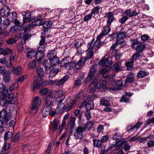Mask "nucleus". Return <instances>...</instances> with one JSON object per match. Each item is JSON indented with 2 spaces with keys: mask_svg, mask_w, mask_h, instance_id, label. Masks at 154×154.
Here are the masks:
<instances>
[{
  "mask_svg": "<svg viewBox=\"0 0 154 154\" xmlns=\"http://www.w3.org/2000/svg\"><path fill=\"white\" fill-rule=\"evenodd\" d=\"M49 61L50 64L48 63V60H45L44 59H43L42 61V63H40L43 64V66L45 68L46 71L47 70L48 67L49 66H56L55 65L56 64H58L60 63L59 59L57 56L49 60Z\"/></svg>",
  "mask_w": 154,
  "mask_h": 154,
  "instance_id": "nucleus-3",
  "label": "nucleus"
},
{
  "mask_svg": "<svg viewBox=\"0 0 154 154\" xmlns=\"http://www.w3.org/2000/svg\"><path fill=\"white\" fill-rule=\"evenodd\" d=\"M134 61L131 60V61L127 62L125 63V66L127 67V69L128 70H131L133 68Z\"/></svg>",
  "mask_w": 154,
  "mask_h": 154,
  "instance_id": "nucleus-44",
  "label": "nucleus"
},
{
  "mask_svg": "<svg viewBox=\"0 0 154 154\" xmlns=\"http://www.w3.org/2000/svg\"><path fill=\"white\" fill-rule=\"evenodd\" d=\"M46 47L41 45H39L38 48V52H37L38 53V57L40 56L38 59V61L39 63H42V58L44 56L43 52L45 50Z\"/></svg>",
  "mask_w": 154,
  "mask_h": 154,
  "instance_id": "nucleus-8",
  "label": "nucleus"
},
{
  "mask_svg": "<svg viewBox=\"0 0 154 154\" xmlns=\"http://www.w3.org/2000/svg\"><path fill=\"white\" fill-rule=\"evenodd\" d=\"M120 63H119V62H116L114 64L112 69L116 72H118L120 69Z\"/></svg>",
  "mask_w": 154,
  "mask_h": 154,
  "instance_id": "nucleus-45",
  "label": "nucleus"
},
{
  "mask_svg": "<svg viewBox=\"0 0 154 154\" xmlns=\"http://www.w3.org/2000/svg\"><path fill=\"white\" fill-rule=\"evenodd\" d=\"M100 40L97 39V38L96 41L94 42L95 50H97L101 45V43Z\"/></svg>",
  "mask_w": 154,
  "mask_h": 154,
  "instance_id": "nucleus-50",
  "label": "nucleus"
},
{
  "mask_svg": "<svg viewBox=\"0 0 154 154\" xmlns=\"http://www.w3.org/2000/svg\"><path fill=\"white\" fill-rule=\"evenodd\" d=\"M94 43V40H92L91 42L87 45V48L88 50H93L92 49L94 48L95 49Z\"/></svg>",
  "mask_w": 154,
  "mask_h": 154,
  "instance_id": "nucleus-49",
  "label": "nucleus"
},
{
  "mask_svg": "<svg viewBox=\"0 0 154 154\" xmlns=\"http://www.w3.org/2000/svg\"><path fill=\"white\" fill-rule=\"evenodd\" d=\"M125 140L124 139H121L116 142L115 149L116 150L122 149L123 145L125 143Z\"/></svg>",
  "mask_w": 154,
  "mask_h": 154,
  "instance_id": "nucleus-15",
  "label": "nucleus"
},
{
  "mask_svg": "<svg viewBox=\"0 0 154 154\" xmlns=\"http://www.w3.org/2000/svg\"><path fill=\"white\" fill-rule=\"evenodd\" d=\"M20 134L18 133L14 135L13 137H12V141L15 142L18 141L20 137Z\"/></svg>",
  "mask_w": 154,
  "mask_h": 154,
  "instance_id": "nucleus-57",
  "label": "nucleus"
},
{
  "mask_svg": "<svg viewBox=\"0 0 154 154\" xmlns=\"http://www.w3.org/2000/svg\"><path fill=\"white\" fill-rule=\"evenodd\" d=\"M36 65V61L34 60L30 62L28 65V67L30 69H33L35 68Z\"/></svg>",
  "mask_w": 154,
  "mask_h": 154,
  "instance_id": "nucleus-46",
  "label": "nucleus"
},
{
  "mask_svg": "<svg viewBox=\"0 0 154 154\" xmlns=\"http://www.w3.org/2000/svg\"><path fill=\"white\" fill-rule=\"evenodd\" d=\"M108 55L106 54L104 57L100 60L99 63L100 65L103 66H108L112 63L111 60H109Z\"/></svg>",
  "mask_w": 154,
  "mask_h": 154,
  "instance_id": "nucleus-9",
  "label": "nucleus"
},
{
  "mask_svg": "<svg viewBox=\"0 0 154 154\" xmlns=\"http://www.w3.org/2000/svg\"><path fill=\"white\" fill-rule=\"evenodd\" d=\"M47 97L50 99L56 97L54 102L56 104H60L65 98L63 92L61 91H53L48 94Z\"/></svg>",
  "mask_w": 154,
  "mask_h": 154,
  "instance_id": "nucleus-1",
  "label": "nucleus"
},
{
  "mask_svg": "<svg viewBox=\"0 0 154 154\" xmlns=\"http://www.w3.org/2000/svg\"><path fill=\"white\" fill-rule=\"evenodd\" d=\"M68 58L63 59L61 62V65L62 66L64 67L65 69L67 70L72 69H77L79 67H77L76 63L75 62H69Z\"/></svg>",
  "mask_w": 154,
  "mask_h": 154,
  "instance_id": "nucleus-4",
  "label": "nucleus"
},
{
  "mask_svg": "<svg viewBox=\"0 0 154 154\" xmlns=\"http://www.w3.org/2000/svg\"><path fill=\"white\" fill-rule=\"evenodd\" d=\"M51 109H52V107H49L48 108L46 106H45L42 111L43 116L44 117H45L47 115H49L50 110Z\"/></svg>",
  "mask_w": 154,
  "mask_h": 154,
  "instance_id": "nucleus-36",
  "label": "nucleus"
},
{
  "mask_svg": "<svg viewBox=\"0 0 154 154\" xmlns=\"http://www.w3.org/2000/svg\"><path fill=\"white\" fill-rule=\"evenodd\" d=\"M94 125V123L92 121H88L85 125V129L86 128L88 130H90L93 127Z\"/></svg>",
  "mask_w": 154,
  "mask_h": 154,
  "instance_id": "nucleus-37",
  "label": "nucleus"
},
{
  "mask_svg": "<svg viewBox=\"0 0 154 154\" xmlns=\"http://www.w3.org/2000/svg\"><path fill=\"white\" fill-rule=\"evenodd\" d=\"M93 145L94 147H97L99 149H100L101 150L103 149V148L102 147L103 144L101 140L96 139H93Z\"/></svg>",
  "mask_w": 154,
  "mask_h": 154,
  "instance_id": "nucleus-17",
  "label": "nucleus"
},
{
  "mask_svg": "<svg viewBox=\"0 0 154 154\" xmlns=\"http://www.w3.org/2000/svg\"><path fill=\"white\" fill-rule=\"evenodd\" d=\"M12 71L15 75H20L22 74L23 70L20 66H17L14 68L12 69Z\"/></svg>",
  "mask_w": 154,
  "mask_h": 154,
  "instance_id": "nucleus-22",
  "label": "nucleus"
},
{
  "mask_svg": "<svg viewBox=\"0 0 154 154\" xmlns=\"http://www.w3.org/2000/svg\"><path fill=\"white\" fill-rule=\"evenodd\" d=\"M75 117H73L70 118L68 123V127L71 130H72L74 126L75 125Z\"/></svg>",
  "mask_w": 154,
  "mask_h": 154,
  "instance_id": "nucleus-23",
  "label": "nucleus"
},
{
  "mask_svg": "<svg viewBox=\"0 0 154 154\" xmlns=\"http://www.w3.org/2000/svg\"><path fill=\"white\" fill-rule=\"evenodd\" d=\"M134 79V75L133 73H131L127 75L125 83H127L132 82Z\"/></svg>",
  "mask_w": 154,
  "mask_h": 154,
  "instance_id": "nucleus-29",
  "label": "nucleus"
},
{
  "mask_svg": "<svg viewBox=\"0 0 154 154\" xmlns=\"http://www.w3.org/2000/svg\"><path fill=\"white\" fill-rule=\"evenodd\" d=\"M36 72L40 77L43 76L45 74L44 72L42 67H39L36 69Z\"/></svg>",
  "mask_w": 154,
  "mask_h": 154,
  "instance_id": "nucleus-41",
  "label": "nucleus"
},
{
  "mask_svg": "<svg viewBox=\"0 0 154 154\" xmlns=\"http://www.w3.org/2000/svg\"><path fill=\"white\" fill-rule=\"evenodd\" d=\"M86 104V108L87 110H89L92 109L94 107L93 102L91 100H87Z\"/></svg>",
  "mask_w": 154,
  "mask_h": 154,
  "instance_id": "nucleus-32",
  "label": "nucleus"
},
{
  "mask_svg": "<svg viewBox=\"0 0 154 154\" xmlns=\"http://www.w3.org/2000/svg\"><path fill=\"white\" fill-rule=\"evenodd\" d=\"M113 53H114V54L112 56V58H115V60H119L120 59L121 54L119 51L117 50H114L113 51Z\"/></svg>",
  "mask_w": 154,
  "mask_h": 154,
  "instance_id": "nucleus-40",
  "label": "nucleus"
},
{
  "mask_svg": "<svg viewBox=\"0 0 154 154\" xmlns=\"http://www.w3.org/2000/svg\"><path fill=\"white\" fill-rule=\"evenodd\" d=\"M141 17L143 19V20L146 21H152L153 20V18L152 17L148 16L144 14H142Z\"/></svg>",
  "mask_w": 154,
  "mask_h": 154,
  "instance_id": "nucleus-48",
  "label": "nucleus"
},
{
  "mask_svg": "<svg viewBox=\"0 0 154 154\" xmlns=\"http://www.w3.org/2000/svg\"><path fill=\"white\" fill-rule=\"evenodd\" d=\"M73 107V104L70 103L66 106V107L65 106H63V109H64V111L68 112Z\"/></svg>",
  "mask_w": 154,
  "mask_h": 154,
  "instance_id": "nucleus-56",
  "label": "nucleus"
},
{
  "mask_svg": "<svg viewBox=\"0 0 154 154\" xmlns=\"http://www.w3.org/2000/svg\"><path fill=\"white\" fill-rule=\"evenodd\" d=\"M97 69L94 68H92L91 69L90 72L89 73L88 76L87 78V80L93 79L96 75V72Z\"/></svg>",
  "mask_w": 154,
  "mask_h": 154,
  "instance_id": "nucleus-24",
  "label": "nucleus"
},
{
  "mask_svg": "<svg viewBox=\"0 0 154 154\" xmlns=\"http://www.w3.org/2000/svg\"><path fill=\"white\" fill-rule=\"evenodd\" d=\"M86 60L83 57L82 58L78 61L77 66H83Z\"/></svg>",
  "mask_w": 154,
  "mask_h": 154,
  "instance_id": "nucleus-60",
  "label": "nucleus"
},
{
  "mask_svg": "<svg viewBox=\"0 0 154 154\" xmlns=\"http://www.w3.org/2000/svg\"><path fill=\"white\" fill-rule=\"evenodd\" d=\"M97 82V79H95L90 84L89 86V92L90 93H93L95 92L96 90L95 87H96V84Z\"/></svg>",
  "mask_w": 154,
  "mask_h": 154,
  "instance_id": "nucleus-16",
  "label": "nucleus"
},
{
  "mask_svg": "<svg viewBox=\"0 0 154 154\" xmlns=\"http://www.w3.org/2000/svg\"><path fill=\"white\" fill-rule=\"evenodd\" d=\"M60 123V121L58 119L54 120L51 125L54 131H55L58 129V125Z\"/></svg>",
  "mask_w": 154,
  "mask_h": 154,
  "instance_id": "nucleus-27",
  "label": "nucleus"
},
{
  "mask_svg": "<svg viewBox=\"0 0 154 154\" xmlns=\"http://www.w3.org/2000/svg\"><path fill=\"white\" fill-rule=\"evenodd\" d=\"M8 93V89L0 92V100L5 99V98H7Z\"/></svg>",
  "mask_w": 154,
  "mask_h": 154,
  "instance_id": "nucleus-34",
  "label": "nucleus"
},
{
  "mask_svg": "<svg viewBox=\"0 0 154 154\" xmlns=\"http://www.w3.org/2000/svg\"><path fill=\"white\" fill-rule=\"evenodd\" d=\"M93 16L92 14L91 13L88 15H87L83 18V20L84 21H87L90 20Z\"/></svg>",
  "mask_w": 154,
  "mask_h": 154,
  "instance_id": "nucleus-63",
  "label": "nucleus"
},
{
  "mask_svg": "<svg viewBox=\"0 0 154 154\" xmlns=\"http://www.w3.org/2000/svg\"><path fill=\"white\" fill-rule=\"evenodd\" d=\"M138 13L136 12V11H133L131 12L130 9H128L126 10L124 12H123L122 14L123 15H126L128 17H132L136 16L138 15Z\"/></svg>",
  "mask_w": 154,
  "mask_h": 154,
  "instance_id": "nucleus-19",
  "label": "nucleus"
},
{
  "mask_svg": "<svg viewBox=\"0 0 154 154\" xmlns=\"http://www.w3.org/2000/svg\"><path fill=\"white\" fill-rule=\"evenodd\" d=\"M105 17L107 19V25L110 26L114 19L113 14L112 12L106 13Z\"/></svg>",
  "mask_w": 154,
  "mask_h": 154,
  "instance_id": "nucleus-12",
  "label": "nucleus"
},
{
  "mask_svg": "<svg viewBox=\"0 0 154 154\" xmlns=\"http://www.w3.org/2000/svg\"><path fill=\"white\" fill-rule=\"evenodd\" d=\"M125 36V34L124 33H117L116 38V42L119 44L121 43L123 41V39Z\"/></svg>",
  "mask_w": 154,
  "mask_h": 154,
  "instance_id": "nucleus-21",
  "label": "nucleus"
},
{
  "mask_svg": "<svg viewBox=\"0 0 154 154\" xmlns=\"http://www.w3.org/2000/svg\"><path fill=\"white\" fill-rule=\"evenodd\" d=\"M9 21L6 20V22H7V23H4V24L6 26H9L10 25L9 21H14L15 20H17V14L15 12H12L10 14L9 13L7 17Z\"/></svg>",
  "mask_w": 154,
  "mask_h": 154,
  "instance_id": "nucleus-11",
  "label": "nucleus"
},
{
  "mask_svg": "<svg viewBox=\"0 0 154 154\" xmlns=\"http://www.w3.org/2000/svg\"><path fill=\"white\" fill-rule=\"evenodd\" d=\"M75 116L79 119H81L82 115V112L79 109H76L74 112Z\"/></svg>",
  "mask_w": 154,
  "mask_h": 154,
  "instance_id": "nucleus-47",
  "label": "nucleus"
},
{
  "mask_svg": "<svg viewBox=\"0 0 154 154\" xmlns=\"http://www.w3.org/2000/svg\"><path fill=\"white\" fill-rule=\"evenodd\" d=\"M87 53V57L85 58V60H88L91 58L94 54V52L93 50H87L86 51Z\"/></svg>",
  "mask_w": 154,
  "mask_h": 154,
  "instance_id": "nucleus-42",
  "label": "nucleus"
},
{
  "mask_svg": "<svg viewBox=\"0 0 154 154\" xmlns=\"http://www.w3.org/2000/svg\"><path fill=\"white\" fill-rule=\"evenodd\" d=\"M11 117V113L7 112L5 109H3L0 112V118L3 119L5 122H8Z\"/></svg>",
  "mask_w": 154,
  "mask_h": 154,
  "instance_id": "nucleus-7",
  "label": "nucleus"
},
{
  "mask_svg": "<svg viewBox=\"0 0 154 154\" xmlns=\"http://www.w3.org/2000/svg\"><path fill=\"white\" fill-rule=\"evenodd\" d=\"M141 123L139 122H137L134 125V126L133 127H131L130 129H129L130 131H133V129L135 128L136 129H138L139 128L140 126L141 125Z\"/></svg>",
  "mask_w": 154,
  "mask_h": 154,
  "instance_id": "nucleus-62",
  "label": "nucleus"
},
{
  "mask_svg": "<svg viewBox=\"0 0 154 154\" xmlns=\"http://www.w3.org/2000/svg\"><path fill=\"white\" fill-rule=\"evenodd\" d=\"M110 26L106 25L104 27L100 34L97 36V39L101 40L103 36L107 35L111 30Z\"/></svg>",
  "mask_w": 154,
  "mask_h": 154,
  "instance_id": "nucleus-10",
  "label": "nucleus"
},
{
  "mask_svg": "<svg viewBox=\"0 0 154 154\" xmlns=\"http://www.w3.org/2000/svg\"><path fill=\"white\" fill-rule=\"evenodd\" d=\"M100 9V7L98 6H97L92 10L91 13L92 15L94 14V16L95 14H98Z\"/></svg>",
  "mask_w": 154,
  "mask_h": 154,
  "instance_id": "nucleus-51",
  "label": "nucleus"
},
{
  "mask_svg": "<svg viewBox=\"0 0 154 154\" xmlns=\"http://www.w3.org/2000/svg\"><path fill=\"white\" fill-rule=\"evenodd\" d=\"M100 72L103 77L106 79H107V78H109L110 77V75H109L108 70L106 68H102L101 69Z\"/></svg>",
  "mask_w": 154,
  "mask_h": 154,
  "instance_id": "nucleus-28",
  "label": "nucleus"
},
{
  "mask_svg": "<svg viewBox=\"0 0 154 154\" xmlns=\"http://www.w3.org/2000/svg\"><path fill=\"white\" fill-rule=\"evenodd\" d=\"M17 97V93H8L7 98L11 99L15 98Z\"/></svg>",
  "mask_w": 154,
  "mask_h": 154,
  "instance_id": "nucleus-53",
  "label": "nucleus"
},
{
  "mask_svg": "<svg viewBox=\"0 0 154 154\" xmlns=\"http://www.w3.org/2000/svg\"><path fill=\"white\" fill-rule=\"evenodd\" d=\"M85 131V128L82 126L77 127L74 133V136L76 140H81L83 138V133Z\"/></svg>",
  "mask_w": 154,
  "mask_h": 154,
  "instance_id": "nucleus-5",
  "label": "nucleus"
},
{
  "mask_svg": "<svg viewBox=\"0 0 154 154\" xmlns=\"http://www.w3.org/2000/svg\"><path fill=\"white\" fill-rule=\"evenodd\" d=\"M18 85L17 83H15L11 85L9 88V91H12L14 89H16L18 87Z\"/></svg>",
  "mask_w": 154,
  "mask_h": 154,
  "instance_id": "nucleus-58",
  "label": "nucleus"
},
{
  "mask_svg": "<svg viewBox=\"0 0 154 154\" xmlns=\"http://www.w3.org/2000/svg\"><path fill=\"white\" fill-rule=\"evenodd\" d=\"M59 105V104H58ZM64 110V109H63V108H61L59 107V105H58L57 107L55 109L56 113L57 114L62 113Z\"/></svg>",
  "mask_w": 154,
  "mask_h": 154,
  "instance_id": "nucleus-61",
  "label": "nucleus"
},
{
  "mask_svg": "<svg viewBox=\"0 0 154 154\" xmlns=\"http://www.w3.org/2000/svg\"><path fill=\"white\" fill-rule=\"evenodd\" d=\"M17 103V101L16 99L14 100H5L4 101V104L3 106L6 107L9 104H16Z\"/></svg>",
  "mask_w": 154,
  "mask_h": 154,
  "instance_id": "nucleus-26",
  "label": "nucleus"
},
{
  "mask_svg": "<svg viewBox=\"0 0 154 154\" xmlns=\"http://www.w3.org/2000/svg\"><path fill=\"white\" fill-rule=\"evenodd\" d=\"M46 104L45 106L48 107H52V105L53 103L54 100L49 98H48V97H46L45 99Z\"/></svg>",
  "mask_w": 154,
  "mask_h": 154,
  "instance_id": "nucleus-39",
  "label": "nucleus"
},
{
  "mask_svg": "<svg viewBox=\"0 0 154 154\" xmlns=\"http://www.w3.org/2000/svg\"><path fill=\"white\" fill-rule=\"evenodd\" d=\"M38 52L37 51H34L33 49H31V50L29 51L27 54L26 56L28 58H31L32 57H35L36 58L38 59V57H38Z\"/></svg>",
  "mask_w": 154,
  "mask_h": 154,
  "instance_id": "nucleus-18",
  "label": "nucleus"
},
{
  "mask_svg": "<svg viewBox=\"0 0 154 154\" xmlns=\"http://www.w3.org/2000/svg\"><path fill=\"white\" fill-rule=\"evenodd\" d=\"M10 11L9 8L7 6H4L0 10V16L2 17H8Z\"/></svg>",
  "mask_w": 154,
  "mask_h": 154,
  "instance_id": "nucleus-14",
  "label": "nucleus"
},
{
  "mask_svg": "<svg viewBox=\"0 0 154 154\" xmlns=\"http://www.w3.org/2000/svg\"><path fill=\"white\" fill-rule=\"evenodd\" d=\"M11 73L9 71H7L6 73L4 75V80L5 82H9L11 79Z\"/></svg>",
  "mask_w": 154,
  "mask_h": 154,
  "instance_id": "nucleus-35",
  "label": "nucleus"
},
{
  "mask_svg": "<svg viewBox=\"0 0 154 154\" xmlns=\"http://www.w3.org/2000/svg\"><path fill=\"white\" fill-rule=\"evenodd\" d=\"M69 78L68 76L66 75L61 79L57 81L56 82V85H63L68 79Z\"/></svg>",
  "mask_w": 154,
  "mask_h": 154,
  "instance_id": "nucleus-30",
  "label": "nucleus"
},
{
  "mask_svg": "<svg viewBox=\"0 0 154 154\" xmlns=\"http://www.w3.org/2000/svg\"><path fill=\"white\" fill-rule=\"evenodd\" d=\"M48 68L50 69L49 74L50 77H54L58 72L59 69L56 68L55 66H49Z\"/></svg>",
  "mask_w": 154,
  "mask_h": 154,
  "instance_id": "nucleus-13",
  "label": "nucleus"
},
{
  "mask_svg": "<svg viewBox=\"0 0 154 154\" xmlns=\"http://www.w3.org/2000/svg\"><path fill=\"white\" fill-rule=\"evenodd\" d=\"M107 84V81L105 80H100L99 82L96 84V87L97 88L100 89L102 88L105 86Z\"/></svg>",
  "mask_w": 154,
  "mask_h": 154,
  "instance_id": "nucleus-33",
  "label": "nucleus"
},
{
  "mask_svg": "<svg viewBox=\"0 0 154 154\" xmlns=\"http://www.w3.org/2000/svg\"><path fill=\"white\" fill-rule=\"evenodd\" d=\"M41 99L38 96L33 97L30 105V111L31 112L34 111V113H36L38 110V107L41 104Z\"/></svg>",
  "mask_w": 154,
  "mask_h": 154,
  "instance_id": "nucleus-2",
  "label": "nucleus"
},
{
  "mask_svg": "<svg viewBox=\"0 0 154 154\" xmlns=\"http://www.w3.org/2000/svg\"><path fill=\"white\" fill-rule=\"evenodd\" d=\"M52 22L51 21H48L45 22L43 25L44 27L43 32L48 31V29L52 25ZM43 33H44V32Z\"/></svg>",
  "mask_w": 154,
  "mask_h": 154,
  "instance_id": "nucleus-25",
  "label": "nucleus"
},
{
  "mask_svg": "<svg viewBox=\"0 0 154 154\" xmlns=\"http://www.w3.org/2000/svg\"><path fill=\"white\" fill-rule=\"evenodd\" d=\"M118 131V130L116 129L115 130L112 129L109 132L112 134V135L111 136L112 137V138L114 140H117L121 138L122 137V136L118 133L116 132L114 133V132L115 131Z\"/></svg>",
  "mask_w": 154,
  "mask_h": 154,
  "instance_id": "nucleus-20",
  "label": "nucleus"
},
{
  "mask_svg": "<svg viewBox=\"0 0 154 154\" xmlns=\"http://www.w3.org/2000/svg\"><path fill=\"white\" fill-rule=\"evenodd\" d=\"M109 139V136L106 135L103 136L100 139L102 143H104L107 142Z\"/></svg>",
  "mask_w": 154,
  "mask_h": 154,
  "instance_id": "nucleus-59",
  "label": "nucleus"
},
{
  "mask_svg": "<svg viewBox=\"0 0 154 154\" xmlns=\"http://www.w3.org/2000/svg\"><path fill=\"white\" fill-rule=\"evenodd\" d=\"M146 75V73L143 71H139L137 74V76L138 78H142L144 77Z\"/></svg>",
  "mask_w": 154,
  "mask_h": 154,
  "instance_id": "nucleus-52",
  "label": "nucleus"
},
{
  "mask_svg": "<svg viewBox=\"0 0 154 154\" xmlns=\"http://www.w3.org/2000/svg\"><path fill=\"white\" fill-rule=\"evenodd\" d=\"M144 48L145 46L143 45H140L137 46L136 47L137 52L140 53L144 49Z\"/></svg>",
  "mask_w": 154,
  "mask_h": 154,
  "instance_id": "nucleus-54",
  "label": "nucleus"
},
{
  "mask_svg": "<svg viewBox=\"0 0 154 154\" xmlns=\"http://www.w3.org/2000/svg\"><path fill=\"white\" fill-rule=\"evenodd\" d=\"M100 104L102 106H109L110 105L109 101L105 99L104 97H103L101 99L100 101Z\"/></svg>",
  "mask_w": 154,
  "mask_h": 154,
  "instance_id": "nucleus-31",
  "label": "nucleus"
},
{
  "mask_svg": "<svg viewBox=\"0 0 154 154\" xmlns=\"http://www.w3.org/2000/svg\"><path fill=\"white\" fill-rule=\"evenodd\" d=\"M56 52L54 50L50 51L48 54V57L49 60L56 57Z\"/></svg>",
  "mask_w": 154,
  "mask_h": 154,
  "instance_id": "nucleus-38",
  "label": "nucleus"
},
{
  "mask_svg": "<svg viewBox=\"0 0 154 154\" xmlns=\"http://www.w3.org/2000/svg\"><path fill=\"white\" fill-rule=\"evenodd\" d=\"M31 26L29 24H27L24 27H23V29H24V32L26 33H28L31 30Z\"/></svg>",
  "mask_w": 154,
  "mask_h": 154,
  "instance_id": "nucleus-55",
  "label": "nucleus"
},
{
  "mask_svg": "<svg viewBox=\"0 0 154 154\" xmlns=\"http://www.w3.org/2000/svg\"><path fill=\"white\" fill-rule=\"evenodd\" d=\"M115 86L118 87V88H119L122 86L123 82L121 80L116 81H115Z\"/></svg>",
  "mask_w": 154,
  "mask_h": 154,
  "instance_id": "nucleus-64",
  "label": "nucleus"
},
{
  "mask_svg": "<svg viewBox=\"0 0 154 154\" xmlns=\"http://www.w3.org/2000/svg\"><path fill=\"white\" fill-rule=\"evenodd\" d=\"M13 136V134L12 132L8 131L5 132L4 135V139L5 141L7 140Z\"/></svg>",
  "mask_w": 154,
  "mask_h": 154,
  "instance_id": "nucleus-43",
  "label": "nucleus"
},
{
  "mask_svg": "<svg viewBox=\"0 0 154 154\" xmlns=\"http://www.w3.org/2000/svg\"><path fill=\"white\" fill-rule=\"evenodd\" d=\"M51 80L45 81L41 82L39 81L35 80L33 82V91L37 89L40 87H43L45 85H47L51 83Z\"/></svg>",
  "mask_w": 154,
  "mask_h": 154,
  "instance_id": "nucleus-6",
  "label": "nucleus"
}]
</instances>
